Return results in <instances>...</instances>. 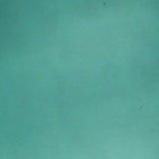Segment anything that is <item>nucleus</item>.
Instances as JSON below:
<instances>
[{
  "label": "nucleus",
  "mask_w": 159,
  "mask_h": 159,
  "mask_svg": "<svg viewBox=\"0 0 159 159\" xmlns=\"http://www.w3.org/2000/svg\"><path fill=\"white\" fill-rule=\"evenodd\" d=\"M79 89V90H80V89Z\"/></svg>",
  "instance_id": "nucleus-1"
},
{
  "label": "nucleus",
  "mask_w": 159,
  "mask_h": 159,
  "mask_svg": "<svg viewBox=\"0 0 159 159\" xmlns=\"http://www.w3.org/2000/svg\"><path fill=\"white\" fill-rule=\"evenodd\" d=\"M102 89V90H103V89Z\"/></svg>",
  "instance_id": "nucleus-2"
},
{
  "label": "nucleus",
  "mask_w": 159,
  "mask_h": 159,
  "mask_svg": "<svg viewBox=\"0 0 159 159\" xmlns=\"http://www.w3.org/2000/svg\"><path fill=\"white\" fill-rule=\"evenodd\" d=\"M114 89V90H115V89Z\"/></svg>",
  "instance_id": "nucleus-3"
}]
</instances>
